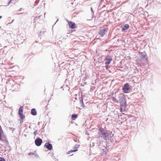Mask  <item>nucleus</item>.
<instances>
[{"instance_id":"28","label":"nucleus","mask_w":161,"mask_h":161,"mask_svg":"<svg viewBox=\"0 0 161 161\" xmlns=\"http://www.w3.org/2000/svg\"><path fill=\"white\" fill-rule=\"evenodd\" d=\"M102 150L104 152H106L108 151V149L107 148H106L105 149H103Z\"/></svg>"},{"instance_id":"21","label":"nucleus","mask_w":161,"mask_h":161,"mask_svg":"<svg viewBox=\"0 0 161 161\" xmlns=\"http://www.w3.org/2000/svg\"><path fill=\"white\" fill-rule=\"evenodd\" d=\"M19 117L20 119L23 120L25 118V115H24L23 114H19Z\"/></svg>"},{"instance_id":"18","label":"nucleus","mask_w":161,"mask_h":161,"mask_svg":"<svg viewBox=\"0 0 161 161\" xmlns=\"http://www.w3.org/2000/svg\"><path fill=\"white\" fill-rule=\"evenodd\" d=\"M3 133V130H2L1 126L0 125V140H3L1 138V136Z\"/></svg>"},{"instance_id":"5","label":"nucleus","mask_w":161,"mask_h":161,"mask_svg":"<svg viewBox=\"0 0 161 161\" xmlns=\"http://www.w3.org/2000/svg\"><path fill=\"white\" fill-rule=\"evenodd\" d=\"M140 53V56L138 58L140 61H142L144 59H147V55L145 51Z\"/></svg>"},{"instance_id":"46","label":"nucleus","mask_w":161,"mask_h":161,"mask_svg":"<svg viewBox=\"0 0 161 161\" xmlns=\"http://www.w3.org/2000/svg\"><path fill=\"white\" fill-rule=\"evenodd\" d=\"M73 155V154H71V155H70V156H72V155Z\"/></svg>"},{"instance_id":"29","label":"nucleus","mask_w":161,"mask_h":161,"mask_svg":"<svg viewBox=\"0 0 161 161\" xmlns=\"http://www.w3.org/2000/svg\"><path fill=\"white\" fill-rule=\"evenodd\" d=\"M33 155V152H31L28 153L29 155Z\"/></svg>"},{"instance_id":"39","label":"nucleus","mask_w":161,"mask_h":161,"mask_svg":"<svg viewBox=\"0 0 161 161\" xmlns=\"http://www.w3.org/2000/svg\"><path fill=\"white\" fill-rule=\"evenodd\" d=\"M58 19H57V20L56 21V22L55 23L54 25L56 24V23L58 21Z\"/></svg>"},{"instance_id":"42","label":"nucleus","mask_w":161,"mask_h":161,"mask_svg":"<svg viewBox=\"0 0 161 161\" xmlns=\"http://www.w3.org/2000/svg\"><path fill=\"white\" fill-rule=\"evenodd\" d=\"M84 84H86V82H85L84 83Z\"/></svg>"},{"instance_id":"38","label":"nucleus","mask_w":161,"mask_h":161,"mask_svg":"<svg viewBox=\"0 0 161 161\" xmlns=\"http://www.w3.org/2000/svg\"><path fill=\"white\" fill-rule=\"evenodd\" d=\"M103 0H100V1L101 2H103Z\"/></svg>"},{"instance_id":"9","label":"nucleus","mask_w":161,"mask_h":161,"mask_svg":"<svg viewBox=\"0 0 161 161\" xmlns=\"http://www.w3.org/2000/svg\"><path fill=\"white\" fill-rule=\"evenodd\" d=\"M44 147H46L49 150H52L53 149V146L52 144L49 142L46 143L44 146Z\"/></svg>"},{"instance_id":"7","label":"nucleus","mask_w":161,"mask_h":161,"mask_svg":"<svg viewBox=\"0 0 161 161\" xmlns=\"http://www.w3.org/2000/svg\"><path fill=\"white\" fill-rule=\"evenodd\" d=\"M68 25L69 27L71 29H75L77 27L76 24L74 22L70 21H68Z\"/></svg>"},{"instance_id":"37","label":"nucleus","mask_w":161,"mask_h":161,"mask_svg":"<svg viewBox=\"0 0 161 161\" xmlns=\"http://www.w3.org/2000/svg\"><path fill=\"white\" fill-rule=\"evenodd\" d=\"M23 121H22V122L21 121L20 122V124L21 125L22 124V123H23Z\"/></svg>"},{"instance_id":"16","label":"nucleus","mask_w":161,"mask_h":161,"mask_svg":"<svg viewBox=\"0 0 161 161\" xmlns=\"http://www.w3.org/2000/svg\"><path fill=\"white\" fill-rule=\"evenodd\" d=\"M23 107L22 106H20L19 109V112L18 114H23Z\"/></svg>"},{"instance_id":"45","label":"nucleus","mask_w":161,"mask_h":161,"mask_svg":"<svg viewBox=\"0 0 161 161\" xmlns=\"http://www.w3.org/2000/svg\"><path fill=\"white\" fill-rule=\"evenodd\" d=\"M26 135H25V136H26Z\"/></svg>"},{"instance_id":"15","label":"nucleus","mask_w":161,"mask_h":161,"mask_svg":"<svg viewBox=\"0 0 161 161\" xmlns=\"http://www.w3.org/2000/svg\"><path fill=\"white\" fill-rule=\"evenodd\" d=\"M15 90L16 91H19L20 88V85L18 84H15L14 86Z\"/></svg>"},{"instance_id":"41","label":"nucleus","mask_w":161,"mask_h":161,"mask_svg":"<svg viewBox=\"0 0 161 161\" xmlns=\"http://www.w3.org/2000/svg\"><path fill=\"white\" fill-rule=\"evenodd\" d=\"M63 88V86H62L60 87V88H61V89H62V88Z\"/></svg>"},{"instance_id":"3","label":"nucleus","mask_w":161,"mask_h":161,"mask_svg":"<svg viewBox=\"0 0 161 161\" xmlns=\"http://www.w3.org/2000/svg\"><path fill=\"white\" fill-rule=\"evenodd\" d=\"M130 86L128 83H126L123 86L122 90L123 92L125 93H128L130 91Z\"/></svg>"},{"instance_id":"6","label":"nucleus","mask_w":161,"mask_h":161,"mask_svg":"<svg viewBox=\"0 0 161 161\" xmlns=\"http://www.w3.org/2000/svg\"><path fill=\"white\" fill-rule=\"evenodd\" d=\"M42 142V139L38 137H37L35 141V145L38 147L40 146L41 145Z\"/></svg>"},{"instance_id":"17","label":"nucleus","mask_w":161,"mask_h":161,"mask_svg":"<svg viewBox=\"0 0 161 161\" xmlns=\"http://www.w3.org/2000/svg\"><path fill=\"white\" fill-rule=\"evenodd\" d=\"M77 117L78 116L77 114H73L71 115L72 119L73 120H75V119L77 118Z\"/></svg>"},{"instance_id":"33","label":"nucleus","mask_w":161,"mask_h":161,"mask_svg":"<svg viewBox=\"0 0 161 161\" xmlns=\"http://www.w3.org/2000/svg\"><path fill=\"white\" fill-rule=\"evenodd\" d=\"M14 21V19H13V20L12 21H11V22L8 23L7 24V25H9L10 24H11V23H12L13 22V21Z\"/></svg>"},{"instance_id":"23","label":"nucleus","mask_w":161,"mask_h":161,"mask_svg":"<svg viewBox=\"0 0 161 161\" xmlns=\"http://www.w3.org/2000/svg\"><path fill=\"white\" fill-rule=\"evenodd\" d=\"M21 39V38L18 37V38L17 39V40L19 41V42L21 43H23L24 41H25V39H22L20 41V40Z\"/></svg>"},{"instance_id":"22","label":"nucleus","mask_w":161,"mask_h":161,"mask_svg":"<svg viewBox=\"0 0 161 161\" xmlns=\"http://www.w3.org/2000/svg\"><path fill=\"white\" fill-rule=\"evenodd\" d=\"M80 145L79 144H75L74 147L73 148V149H77V148H78L80 147Z\"/></svg>"},{"instance_id":"20","label":"nucleus","mask_w":161,"mask_h":161,"mask_svg":"<svg viewBox=\"0 0 161 161\" xmlns=\"http://www.w3.org/2000/svg\"><path fill=\"white\" fill-rule=\"evenodd\" d=\"M112 98L113 101L115 102L116 103H119V100H118L114 97H112Z\"/></svg>"},{"instance_id":"1","label":"nucleus","mask_w":161,"mask_h":161,"mask_svg":"<svg viewBox=\"0 0 161 161\" xmlns=\"http://www.w3.org/2000/svg\"><path fill=\"white\" fill-rule=\"evenodd\" d=\"M112 133L111 131L102 128L99 129L98 131L99 136L106 141L109 140L110 138H112L113 136V134Z\"/></svg>"},{"instance_id":"31","label":"nucleus","mask_w":161,"mask_h":161,"mask_svg":"<svg viewBox=\"0 0 161 161\" xmlns=\"http://www.w3.org/2000/svg\"><path fill=\"white\" fill-rule=\"evenodd\" d=\"M12 1V0H10L9 1V2H8V3L7 6L8 5L10 4V3H11Z\"/></svg>"},{"instance_id":"27","label":"nucleus","mask_w":161,"mask_h":161,"mask_svg":"<svg viewBox=\"0 0 161 161\" xmlns=\"http://www.w3.org/2000/svg\"><path fill=\"white\" fill-rule=\"evenodd\" d=\"M0 161H6L5 159L3 157H0Z\"/></svg>"},{"instance_id":"19","label":"nucleus","mask_w":161,"mask_h":161,"mask_svg":"<svg viewBox=\"0 0 161 161\" xmlns=\"http://www.w3.org/2000/svg\"><path fill=\"white\" fill-rule=\"evenodd\" d=\"M78 150V149H75V150H72L69 151L68 152L66 153L67 154H70L71 153L73 152H75L76 151H77Z\"/></svg>"},{"instance_id":"12","label":"nucleus","mask_w":161,"mask_h":161,"mask_svg":"<svg viewBox=\"0 0 161 161\" xmlns=\"http://www.w3.org/2000/svg\"><path fill=\"white\" fill-rule=\"evenodd\" d=\"M80 94H79V96H80ZM79 99H80V103L81 104V106L83 108H84L85 107V105L84 103L83 100V98L82 94L81 95L80 97L79 96Z\"/></svg>"},{"instance_id":"2","label":"nucleus","mask_w":161,"mask_h":161,"mask_svg":"<svg viewBox=\"0 0 161 161\" xmlns=\"http://www.w3.org/2000/svg\"><path fill=\"white\" fill-rule=\"evenodd\" d=\"M118 98L120 104V111L122 112L125 111L127 105L126 98L123 95H119Z\"/></svg>"},{"instance_id":"47","label":"nucleus","mask_w":161,"mask_h":161,"mask_svg":"<svg viewBox=\"0 0 161 161\" xmlns=\"http://www.w3.org/2000/svg\"><path fill=\"white\" fill-rule=\"evenodd\" d=\"M75 99L77 100V98H75Z\"/></svg>"},{"instance_id":"10","label":"nucleus","mask_w":161,"mask_h":161,"mask_svg":"<svg viewBox=\"0 0 161 161\" xmlns=\"http://www.w3.org/2000/svg\"><path fill=\"white\" fill-rule=\"evenodd\" d=\"M112 141H113V138H110L109 140L106 141V145L107 147L113 145L114 143Z\"/></svg>"},{"instance_id":"8","label":"nucleus","mask_w":161,"mask_h":161,"mask_svg":"<svg viewBox=\"0 0 161 161\" xmlns=\"http://www.w3.org/2000/svg\"><path fill=\"white\" fill-rule=\"evenodd\" d=\"M34 18L33 19L34 21L37 20V19H39V20H41L40 19H41V17L43 18L42 15L40 14H38L37 13H36L33 16Z\"/></svg>"},{"instance_id":"11","label":"nucleus","mask_w":161,"mask_h":161,"mask_svg":"<svg viewBox=\"0 0 161 161\" xmlns=\"http://www.w3.org/2000/svg\"><path fill=\"white\" fill-rule=\"evenodd\" d=\"M108 30V28H104L101 30L99 31V34L101 36L103 37L105 34V32H107V31Z\"/></svg>"},{"instance_id":"14","label":"nucleus","mask_w":161,"mask_h":161,"mask_svg":"<svg viewBox=\"0 0 161 161\" xmlns=\"http://www.w3.org/2000/svg\"><path fill=\"white\" fill-rule=\"evenodd\" d=\"M31 114L33 116L36 115L37 114V112L36 109L34 108H32L31 109Z\"/></svg>"},{"instance_id":"30","label":"nucleus","mask_w":161,"mask_h":161,"mask_svg":"<svg viewBox=\"0 0 161 161\" xmlns=\"http://www.w3.org/2000/svg\"><path fill=\"white\" fill-rule=\"evenodd\" d=\"M9 129L10 130H14L15 129H13V128L12 127H9Z\"/></svg>"},{"instance_id":"25","label":"nucleus","mask_w":161,"mask_h":161,"mask_svg":"<svg viewBox=\"0 0 161 161\" xmlns=\"http://www.w3.org/2000/svg\"><path fill=\"white\" fill-rule=\"evenodd\" d=\"M33 155H34L36 157H38V155L37 154L36 152V151H34L33 152Z\"/></svg>"},{"instance_id":"36","label":"nucleus","mask_w":161,"mask_h":161,"mask_svg":"<svg viewBox=\"0 0 161 161\" xmlns=\"http://www.w3.org/2000/svg\"><path fill=\"white\" fill-rule=\"evenodd\" d=\"M118 117H119L120 116H122L121 114L119 115V114H118Z\"/></svg>"},{"instance_id":"34","label":"nucleus","mask_w":161,"mask_h":161,"mask_svg":"<svg viewBox=\"0 0 161 161\" xmlns=\"http://www.w3.org/2000/svg\"><path fill=\"white\" fill-rule=\"evenodd\" d=\"M42 33L41 32H40V34L39 35V36H42Z\"/></svg>"},{"instance_id":"32","label":"nucleus","mask_w":161,"mask_h":161,"mask_svg":"<svg viewBox=\"0 0 161 161\" xmlns=\"http://www.w3.org/2000/svg\"><path fill=\"white\" fill-rule=\"evenodd\" d=\"M109 68L108 66V65L105 66V68L107 70H108V68Z\"/></svg>"},{"instance_id":"40","label":"nucleus","mask_w":161,"mask_h":161,"mask_svg":"<svg viewBox=\"0 0 161 161\" xmlns=\"http://www.w3.org/2000/svg\"><path fill=\"white\" fill-rule=\"evenodd\" d=\"M2 18V16H0V19H1Z\"/></svg>"},{"instance_id":"26","label":"nucleus","mask_w":161,"mask_h":161,"mask_svg":"<svg viewBox=\"0 0 161 161\" xmlns=\"http://www.w3.org/2000/svg\"><path fill=\"white\" fill-rule=\"evenodd\" d=\"M38 130H36L33 132V134L35 136H36L37 134Z\"/></svg>"},{"instance_id":"35","label":"nucleus","mask_w":161,"mask_h":161,"mask_svg":"<svg viewBox=\"0 0 161 161\" xmlns=\"http://www.w3.org/2000/svg\"><path fill=\"white\" fill-rule=\"evenodd\" d=\"M86 134H87L88 136H89V133H88L86 132Z\"/></svg>"},{"instance_id":"43","label":"nucleus","mask_w":161,"mask_h":161,"mask_svg":"<svg viewBox=\"0 0 161 161\" xmlns=\"http://www.w3.org/2000/svg\"><path fill=\"white\" fill-rule=\"evenodd\" d=\"M58 42H61V41H59Z\"/></svg>"},{"instance_id":"13","label":"nucleus","mask_w":161,"mask_h":161,"mask_svg":"<svg viewBox=\"0 0 161 161\" xmlns=\"http://www.w3.org/2000/svg\"><path fill=\"white\" fill-rule=\"evenodd\" d=\"M129 28V25L128 24H126L124 25L122 28L121 30L122 31H125Z\"/></svg>"},{"instance_id":"4","label":"nucleus","mask_w":161,"mask_h":161,"mask_svg":"<svg viewBox=\"0 0 161 161\" xmlns=\"http://www.w3.org/2000/svg\"><path fill=\"white\" fill-rule=\"evenodd\" d=\"M112 60V56L108 55L104 59L105 64L106 65H109L111 63V61Z\"/></svg>"},{"instance_id":"24","label":"nucleus","mask_w":161,"mask_h":161,"mask_svg":"<svg viewBox=\"0 0 161 161\" xmlns=\"http://www.w3.org/2000/svg\"><path fill=\"white\" fill-rule=\"evenodd\" d=\"M91 11L92 14V18H93V17H94V11H93V9L92 7L91 8Z\"/></svg>"},{"instance_id":"44","label":"nucleus","mask_w":161,"mask_h":161,"mask_svg":"<svg viewBox=\"0 0 161 161\" xmlns=\"http://www.w3.org/2000/svg\"><path fill=\"white\" fill-rule=\"evenodd\" d=\"M21 37H22L23 38H24V37H23L22 36H21Z\"/></svg>"}]
</instances>
